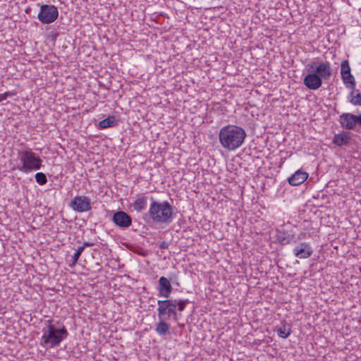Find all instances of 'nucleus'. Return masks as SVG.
<instances>
[{
  "label": "nucleus",
  "mask_w": 361,
  "mask_h": 361,
  "mask_svg": "<svg viewBox=\"0 0 361 361\" xmlns=\"http://www.w3.org/2000/svg\"><path fill=\"white\" fill-rule=\"evenodd\" d=\"M353 93L354 92H352L350 94L351 99L350 102L354 105H361V94L359 92V90H357V94L355 96H353Z\"/></svg>",
  "instance_id": "23"
},
{
  "label": "nucleus",
  "mask_w": 361,
  "mask_h": 361,
  "mask_svg": "<svg viewBox=\"0 0 361 361\" xmlns=\"http://www.w3.org/2000/svg\"><path fill=\"white\" fill-rule=\"evenodd\" d=\"M147 197L145 195L138 197L133 203L134 209L137 212H142L147 207Z\"/></svg>",
  "instance_id": "21"
},
{
  "label": "nucleus",
  "mask_w": 361,
  "mask_h": 361,
  "mask_svg": "<svg viewBox=\"0 0 361 361\" xmlns=\"http://www.w3.org/2000/svg\"><path fill=\"white\" fill-rule=\"evenodd\" d=\"M172 289L171 283L167 278L164 276L159 278L157 287L159 296L168 299L171 294Z\"/></svg>",
  "instance_id": "12"
},
{
  "label": "nucleus",
  "mask_w": 361,
  "mask_h": 361,
  "mask_svg": "<svg viewBox=\"0 0 361 361\" xmlns=\"http://www.w3.org/2000/svg\"><path fill=\"white\" fill-rule=\"evenodd\" d=\"M84 251V249L83 247H82L81 246L79 247L75 253L73 255V256L72 257V263L70 264V266L71 267H73L75 265V264L78 262V260L80 257V256L81 255L82 252Z\"/></svg>",
  "instance_id": "24"
},
{
  "label": "nucleus",
  "mask_w": 361,
  "mask_h": 361,
  "mask_svg": "<svg viewBox=\"0 0 361 361\" xmlns=\"http://www.w3.org/2000/svg\"><path fill=\"white\" fill-rule=\"evenodd\" d=\"M168 247H169V243L166 242V241H162L159 244V248L161 249V250L168 249Z\"/></svg>",
  "instance_id": "26"
},
{
  "label": "nucleus",
  "mask_w": 361,
  "mask_h": 361,
  "mask_svg": "<svg viewBox=\"0 0 361 361\" xmlns=\"http://www.w3.org/2000/svg\"><path fill=\"white\" fill-rule=\"evenodd\" d=\"M18 157L20 164L17 166V169L23 173H27L41 169L42 160L31 149L19 151Z\"/></svg>",
  "instance_id": "5"
},
{
  "label": "nucleus",
  "mask_w": 361,
  "mask_h": 361,
  "mask_svg": "<svg viewBox=\"0 0 361 361\" xmlns=\"http://www.w3.org/2000/svg\"><path fill=\"white\" fill-rule=\"evenodd\" d=\"M152 202L149 215L152 221L158 224H170L173 221V207L168 201L157 202L151 197Z\"/></svg>",
  "instance_id": "2"
},
{
  "label": "nucleus",
  "mask_w": 361,
  "mask_h": 361,
  "mask_svg": "<svg viewBox=\"0 0 361 361\" xmlns=\"http://www.w3.org/2000/svg\"><path fill=\"white\" fill-rule=\"evenodd\" d=\"M358 124L361 126V114L356 116L355 115V125Z\"/></svg>",
  "instance_id": "27"
},
{
  "label": "nucleus",
  "mask_w": 361,
  "mask_h": 361,
  "mask_svg": "<svg viewBox=\"0 0 361 361\" xmlns=\"http://www.w3.org/2000/svg\"><path fill=\"white\" fill-rule=\"evenodd\" d=\"M308 178V173L301 170L297 171L288 178V183L291 185H300L303 183Z\"/></svg>",
  "instance_id": "16"
},
{
  "label": "nucleus",
  "mask_w": 361,
  "mask_h": 361,
  "mask_svg": "<svg viewBox=\"0 0 361 361\" xmlns=\"http://www.w3.org/2000/svg\"><path fill=\"white\" fill-rule=\"evenodd\" d=\"M94 245V243H90V242H85L83 243V245L81 246L82 247H83V249L85 250V248L86 247H91V246H93Z\"/></svg>",
  "instance_id": "28"
},
{
  "label": "nucleus",
  "mask_w": 361,
  "mask_h": 361,
  "mask_svg": "<svg viewBox=\"0 0 361 361\" xmlns=\"http://www.w3.org/2000/svg\"><path fill=\"white\" fill-rule=\"evenodd\" d=\"M247 137L245 130L236 125H227L219 133V140L222 147L228 151H235L243 143Z\"/></svg>",
  "instance_id": "1"
},
{
  "label": "nucleus",
  "mask_w": 361,
  "mask_h": 361,
  "mask_svg": "<svg viewBox=\"0 0 361 361\" xmlns=\"http://www.w3.org/2000/svg\"><path fill=\"white\" fill-rule=\"evenodd\" d=\"M113 222L121 228H128L132 224L131 216L123 211L116 212L112 216Z\"/></svg>",
  "instance_id": "10"
},
{
  "label": "nucleus",
  "mask_w": 361,
  "mask_h": 361,
  "mask_svg": "<svg viewBox=\"0 0 361 361\" xmlns=\"http://www.w3.org/2000/svg\"><path fill=\"white\" fill-rule=\"evenodd\" d=\"M42 331L43 335L42 336L41 343L48 348L59 346L61 342L68 335V331L64 326L58 329L51 324L44 328Z\"/></svg>",
  "instance_id": "3"
},
{
  "label": "nucleus",
  "mask_w": 361,
  "mask_h": 361,
  "mask_svg": "<svg viewBox=\"0 0 361 361\" xmlns=\"http://www.w3.org/2000/svg\"><path fill=\"white\" fill-rule=\"evenodd\" d=\"M277 333L283 338H288L291 333L290 325L286 321L281 322V326L277 329Z\"/></svg>",
  "instance_id": "19"
},
{
  "label": "nucleus",
  "mask_w": 361,
  "mask_h": 361,
  "mask_svg": "<svg viewBox=\"0 0 361 361\" xmlns=\"http://www.w3.org/2000/svg\"><path fill=\"white\" fill-rule=\"evenodd\" d=\"M341 74L343 82L346 87L354 90L355 87V81L353 75L350 73V67L347 60H344L341 62Z\"/></svg>",
  "instance_id": "9"
},
{
  "label": "nucleus",
  "mask_w": 361,
  "mask_h": 361,
  "mask_svg": "<svg viewBox=\"0 0 361 361\" xmlns=\"http://www.w3.org/2000/svg\"><path fill=\"white\" fill-rule=\"evenodd\" d=\"M69 206L77 212L90 211L92 208L90 199L87 196H75L70 202Z\"/></svg>",
  "instance_id": "8"
},
{
  "label": "nucleus",
  "mask_w": 361,
  "mask_h": 361,
  "mask_svg": "<svg viewBox=\"0 0 361 361\" xmlns=\"http://www.w3.org/2000/svg\"><path fill=\"white\" fill-rule=\"evenodd\" d=\"M303 82L308 89L316 90L322 86V79L318 74L311 71L305 76Z\"/></svg>",
  "instance_id": "11"
},
{
  "label": "nucleus",
  "mask_w": 361,
  "mask_h": 361,
  "mask_svg": "<svg viewBox=\"0 0 361 361\" xmlns=\"http://www.w3.org/2000/svg\"><path fill=\"white\" fill-rule=\"evenodd\" d=\"M37 183L39 185H43L47 183V178L44 173L38 172L35 176Z\"/></svg>",
  "instance_id": "22"
},
{
  "label": "nucleus",
  "mask_w": 361,
  "mask_h": 361,
  "mask_svg": "<svg viewBox=\"0 0 361 361\" xmlns=\"http://www.w3.org/2000/svg\"><path fill=\"white\" fill-rule=\"evenodd\" d=\"M313 252L312 247L307 243H301L293 250V253L296 257L305 259L310 257Z\"/></svg>",
  "instance_id": "13"
},
{
  "label": "nucleus",
  "mask_w": 361,
  "mask_h": 361,
  "mask_svg": "<svg viewBox=\"0 0 361 361\" xmlns=\"http://www.w3.org/2000/svg\"><path fill=\"white\" fill-rule=\"evenodd\" d=\"M339 123L342 128L353 130L355 128V115L350 113H343L340 116Z\"/></svg>",
  "instance_id": "14"
},
{
  "label": "nucleus",
  "mask_w": 361,
  "mask_h": 361,
  "mask_svg": "<svg viewBox=\"0 0 361 361\" xmlns=\"http://www.w3.org/2000/svg\"><path fill=\"white\" fill-rule=\"evenodd\" d=\"M277 239L282 245H287L292 243H295L297 242L295 235L285 230L279 231Z\"/></svg>",
  "instance_id": "17"
},
{
  "label": "nucleus",
  "mask_w": 361,
  "mask_h": 361,
  "mask_svg": "<svg viewBox=\"0 0 361 361\" xmlns=\"http://www.w3.org/2000/svg\"><path fill=\"white\" fill-rule=\"evenodd\" d=\"M316 63L312 61L306 66L308 72H314L318 74L322 80H328L331 75V68L328 61L321 62L315 67Z\"/></svg>",
  "instance_id": "7"
},
{
  "label": "nucleus",
  "mask_w": 361,
  "mask_h": 361,
  "mask_svg": "<svg viewBox=\"0 0 361 361\" xmlns=\"http://www.w3.org/2000/svg\"><path fill=\"white\" fill-rule=\"evenodd\" d=\"M350 137L348 133L336 134L333 138V143L337 146L348 145L350 142Z\"/></svg>",
  "instance_id": "18"
},
{
  "label": "nucleus",
  "mask_w": 361,
  "mask_h": 361,
  "mask_svg": "<svg viewBox=\"0 0 361 361\" xmlns=\"http://www.w3.org/2000/svg\"><path fill=\"white\" fill-rule=\"evenodd\" d=\"M190 302L189 300H171L166 299L164 300H159L157 301L158 308L157 312L159 317H162L164 314H168V317H172L175 322L178 320V314L176 309L179 312L185 310L187 304Z\"/></svg>",
  "instance_id": "4"
},
{
  "label": "nucleus",
  "mask_w": 361,
  "mask_h": 361,
  "mask_svg": "<svg viewBox=\"0 0 361 361\" xmlns=\"http://www.w3.org/2000/svg\"><path fill=\"white\" fill-rule=\"evenodd\" d=\"M58 16L57 7L54 5L43 4L40 6L37 18L43 24H49L54 22Z\"/></svg>",
  "instance_id": "6"
},
{
  "label": "nucleus",
  "mask_w": 361,
  "mask_h": 361,
  "mask_svg": "<svg viewBox=\"0 0 361 361\" xmlns=\"http://www.w3.org/2000/svg\"><path fill=\"white\" fill-rule=\"evenodd\" d=\"M158 317L159 322L155 326V331L159 336H164L169 334L171 329L170 324L166 322L170 317H168V314H164L162 317Z\"/></svg>",
  "instance_id": "15"
},
{
  "label": "nucleus",
  "mask_w": 361,
  "mask_h": 361,
  "mask_svg": "<svg viewBox=\"0 0 361 361\" xmlns=\"http://www.w3.org/2000/svg\"><path fill=\"white\" fill-rule=\"evenodd\" d=\"M13 95V93L11 92H6L3 94H0V102L1 101L6 100L8 97H11Z\"/></svg>",
  "instance_id": "25"
},
{
  "label": "nucleus",
  "mask_w": 361,
  "mask_h": 361,
  "mask_svg": "<svg viewBox=\"0 0 361 361\" xmlns=\"http://www.w3.org/2000/svg\"><path fill=\"white\" fill-rule=\"evenodd\" d=\"M118 121L114 116H109L106 118L102 120L99 123V128L104 129L117 126Z\"/></svg>",
  "instance_id": "20"
}]
</instances>
